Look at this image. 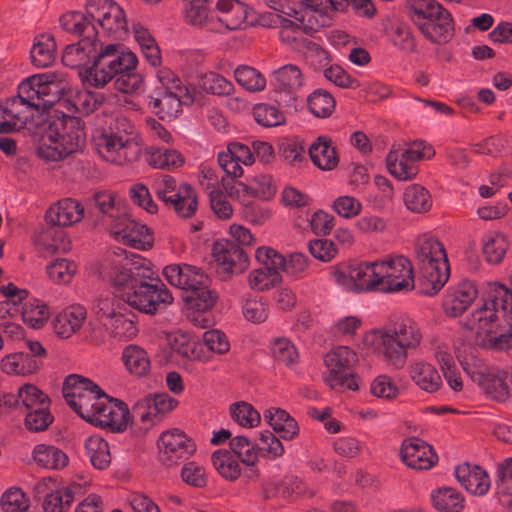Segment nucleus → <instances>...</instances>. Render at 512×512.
Returning <instances> with one entry per match:
<instances>
[{
	"label": "nucleus",
	"instance_id": "1",
	"mask_svg": "<svg viewBox=\"0 0 512 512\" xmlns=\"http://www.w3.org/2000/svg\"><path fill=\"white\" fill-rule=\"evenodd\" d=\"M137 56L117 43L99 44L92 65L84 70V80L94 88H104L113 81L114 88L125 94L140 93L144 80L136 71Z\"/></svg>",
	"mask_w": 512,
	"mask_h": 512
},
{
	"label": "nucleus",
	"instance_id": "2",
	"mask_svg": "<svg viewBox=\"0 0 512 512\" xmlns=\"http://www.w3.org/2000/svg\"><path fill=\"white\" fill-rule=\"evenodd\" d=\"M476 344L504 350L512 347V290L499 284L492 297L476 308L467 321Z\"/></svg>",
	"mask_w": 512,
	"mask_h": 512
},
{
	"label": "nucleus",
	"instance_id": "3",
	"mask_svg": "<svg viewBox=\"0 0 512 512\" xmlns=\"http://www.w3.org/2000/svg\"><path fill=\"white\" fill-rule=\"evenodd\" d=\"M36 154L45 162H57L81 149L86 141L80 118L62 115L38 127Z\"/></svg>",
	"mask_w": 512,
	"mask_h": 512
},
{
	"label": "nucleus",
	"instance_id": "4",
	"mask_svg": "<svg viewBox=\"0 0 512 512\" xmlns=\"http://www.w3.org/2000/svg\"><path fill=\"white\" fill-rule=\"evenodd\" d=\"M377 349L389 367L402 369L408 359V351L416 350L422 342L418 324L406 315L391 318L378 332Z\"/></svg>",
	"mask_w": 512,
	"mask_h": 512
},
{
	"label": "nucleus",
	"instance_id": "5",
	"mask_svg": "<svg viewBox=\"0 0 512 512\" xmlns=\"http://www.w3.org/2000/svg\"><path fill=\"white\" fill-rule=\"evenodd\" d=\"M415 255L421 273V291L433 296L446 284L450 266L444 245L434 237L421 236L415 245Z\"/></svg>",
	"mask_w": 512,
	"mask_h": 512
},
{
	"label": "nucleus",
	"instance_id": "6",
	"mask_svg": "<svg viewBox=\"0 0 512 512\" xmlns=\"http://www.w3.org/2000/svg\"><path fill=\"white\" fill-rule=\"evenodd\" d=\"M122 299L139 312L155 315L174 301L172 293L152 269V265L141 272V276L130 286Z\"/></svg>",
	"mask_w": 512,
	"mask_h": 512
},
{
	"label": "nucleus",
	"instance_id": "7",
	"mask_svg": "<svg viewBox=\"0 0 512 512\" xmlns=\"http://www.w3.org/2000/svg\"><path fill=\"white\" fill-rule=\"evenodd\" d=\"M151 266V262L139 254L117 248L109 253L100 266V274L120 294L129 290L130 286L141 276V272Z\"/></svg>",
	"mask_w": 512,
	"mask_h": 512
},
{
	"label": "nucleus",
	"instance_id": "8",
	"mask_svg": "<svg viewBox=\"0 0 512 512\" xmlns=\"http://www.w3.org/2000/svg\"><path fill=\"white\" fill-rule=\"evenodd\" d=\"M61 83L56 73L34 74L18 84L17 94L36 112H44L60 100Z\"/></svg>",
	"mask_w": 512,
	"mask_h": 512
},
{
	"label": "nucleus",
	"instance_id": "9",
	"mask_svg": "<svg viewBox=\"0 0 512 512\" xmlns=\"http://www.w3.org/2000/svg\"><path fill=\"white\" fill-rule=\"evenodd\" d=\"M63 395L67 404L81 418L88 421L90 417H94L100 398L106 394L90 379L71 374L64 381Z\"/></svg>",
	"mask_w": 512,
	"mask_h": 512
},
{
	"label": "nucleus",
	"instance_id": "10",
	"mask_svg": "<svg viewBox=\"0 0 512 512\" xmlns=\"http://www.w3.org/2000/svg\"><path fill=\"white\" fill-rule=\"evenodd\" d=\"M357 354L347 346H338L326 354L324 362L328 369L325 382L334 390H358V379L353 372Z\"/></svg>",
	"mask_w": 512,
	"mask_h": 512
},
{
	"label": "nucleus",
	"instance_id": "11",
	"mask_svg": "<svg viewBox=\"0 0 512 512\" xmlns=\"http://www.w3.org/2000/svg\"><path fill=\"white\" fill-rule=\"evenodd\" d=\"M376 270L381 293L408 292L415 287L412 264L404 256H394L377 261Z\"/></svg>",
	"mask_w": 512,
	"mask_h": 512
},
{
	"label": "nucleus",
	"instance_id": "12",
	"mask_svg": "<svg viewBox=\"0 0 512 512\" xmlns=\"http://www.w3.org/2000/svg\"><path fill=\"white\" fill-rule=\"evenodd\" d=\"M376 264L377 261L350 265L347 271L334 266L331 267L330 275L336 284L348 291L379 292L380 282Z\"/></svg>",
	"mask_w": 512,
	"mask_h": 512
},
{
	"label": "nucleus",
	"instance_id": "13",
	"mask_svg": "<svg viewBox=\"0 0 512 512\" xmlns=\"http://www.w3.org/2000/svg\"><path fill=\"white\" fill-rule=\"evenodd\" d=\"M86 11L92 22L101 27L104 35L122 40L127 35V20L124 10L111 0H88Z\"/></svg>",
	"mask_w": 512,
	"mask_h": 512
},
{
	"label": "nucleus",
	"instance_id": "14",
	"mask_svg": "<svg viewBox=\"0 0 512 512\" xmlns=\"http://www.w3.org/2000/svg\"><path fill=\"white\" fill-rule=\"evenodd\" d=\"M347 5L348 0H301L296 19L307 31H318L330 26L335 14L344 11Z\"/></svg>",
	"mask_w": 512,
	"mask_h": 512
},
{
	"label": "nucleus",
	"instance_id": "15",
	"mask_svg": "<svg viewBox=\"0 0 512 512\" xmlns=\"http://www.w3.org/2000/svg\"><path fill=\"white\" fill-rule=\"evenodd\" d=\"M141 151L135 136L109 134L103 135L98 142L99 154L106 161L117 165L136 161Z\"/></svg>",
	"mask_w": 512,
	"mask_h": 512
},
{
	"label": "nucleus",
	"instance_id": "16",
	"mask_svg": "<svg viewBox=\"0 0 512 512\" xmlns=\"http://www.w3.org/2000/svg\"><path fill=\"white\" fill-rule=\"evenodd\" d=\"M272 78L278 100L286 105H294L306 83L302 67L292 63L285 64L272 72Z\"/></svg>",
	"mask_w": 512,
	"mask_h": 512
},
{
	"label": "nucleus",
	"instance_id": "17",
	"mask_svg": "<svg viewBox=\"0 0 512 512\" xmlns=\"http://www.w3.org/2000/svg\"><path fill=\"white\" fill-rule=\"evenodd\" d=\"M158 448L160 460L168 466L189 458L196 449L193 441L176 428L160 435Z\"/></svg>",
	"mask_w": 512,
	"mask_h": 512
},
{
	"label": "nucleus",
	"instance_id": "18",
	"mask_svg": "<svg viewBox=\"0 0 512 512\" xmlns=\"http://www.w3.org/2000/svg\"><path fill=\"white\" fill-rule=\"evenodd\" d=\"M129 409L127 405L117 399L105 395L100 398V404L95 408L94 417L87 422L111 431H124L128 424Z\"/></svg>",
	"mask_w": 512,
	"mask_h": 512
},
{
	"label": "nucleus",
	"instance_id": "19",
	"mask_svg": "<svg viewBox=\"0 0 512 512\" xmlns=\"http://www.w3.org/2000/svg\"><path fill=\"white\" fill-rule=\"evenodd\" d=\"M197 101L195 89H184L179 92L163 91L157 97H151L149 106L161 120H172L182 112L183 105H191Z\"/></svg>",
	"mask_w": 512,
	"mask_h": 512
},
{
	"label": "nucleus",
	"instance_id": "20",
	"mask_svg": "<svg viewBox=\"0 0 512 512\" xmlns=\"http://www.w3.org/2000/svg\"><path fill=\"white\" fill-rule=\"evenodd\" d=\"M208 4L215 6V21L210 31L237 30L247 19V6L238 0H209Z\"/></svg>",
	"mask_w": 512,
	"mask_h": 512
},
{
	"label": "nucleus",
	"instance_id": "21",
	"mask_svg": "<svg viewBox=\"0 0 512 512\" xmlns=\"http://www.w3.org/2000/svg\"><path fill=\"white\" fill-rule=\"evenodd\" d=\"M110 231L116 240L135 249L146 250L153 245V236L149 228L130 219L126 213Z\"/></svg>",
	"mask_w": 512,
	"mask_h": 512
},
{
	"label": "nucleus",
	"instance_id": "22",
	"mask_svg": "<svg viewBox=\"0 0 512 512\" xmlns=\"http://www.w3.org/2000/svg\"><path fill=\"white\" fill-rule=\"evenodd\" d=\"M162 273L170 285L187 293L204 282H209L202 268L188 263L169 264L163 268Z\"/></svg>",
	"mask_w": 512,
	"mask_h": 512
},
{
	"label": "nucleus",
	"instance_id": "23",
	"mask_svg": "<svg viewBox=\"0 0 512 512\" xmlns=\"http://www.w3.org/2000/svg\"><path fill=\"white\" fill-rule=\"evenodd\" d=\"M400 455L402 461L414 470H429L438 461L432 446L417 437L403 441Z\"/></svg>",
	"mask_w": 512,
	"mask_h": 512
},
{
	"label": "nucleus",
	"instance_id": "24",
	"mask_svg": "<svg viewBox=\"0 0 512 512\" xmlns=\"http://www.w3.org/2000/svg\"><path fill=\"white\" fill-rule=\"evenodd\" d=\"M265 19L268 20V26L278 28V36L282 44L298 51L308 47L310 42L305 34L313 31H307L303 23H296L278 13H270L263 18Z\"/></svg>",
	"mask_w": 512,
	"mask_h": 512
},
{
	"label": "nucleus",
	"instance_id": "25",
	"mask_svg": "<svg viewBox=\"0 0 512 512\" xmlns=\"http://www.w3.org/2000/svg\"><path fill=\"white\" fill-rule=\"evenodd\" d=\"M478 296L475 282L464 279L455 286L449 287L443 298L442 306L451 317L463 314Z\"/></svg>",
	"mask_w": 512,
	"mask_h": 512
},
{
	"label": "nucleus",
	"instance_id": "26",
	"mask_svg": "<svg viewBox=\"0 0 512 512\" xmlns=\"http://www.w3.org/2000/svg\"><path fill=\"white\" fill-rule=\"evenodd\" d=\"M90 208L92 214L97 218V224H100L111 230L116 223L124 216L125 211L116 202V195L111 191H98L90 199Z\"/></svg>",
	"mask_w": 512,
	"mask_h": 512
},
{
	"label": "nucleus",
	"instance_id": "27",
	"mask_svg": "<svg viewBox=\"0 0 512 512\" xmlns=\"http://www.w3.org/2000/svg\"><path fill=\"white\" fill-rule=\"evenodd\" d=\"M34 112L18 94L7 98L2 105V134L23 129L33 118Z\"/></svg>",
	"mask_w": 512,
	"mask_h": 512
},
{
	"label": "nucleus",
	"instance_id": "28",
	"mask_svg": "<svg viewBox=\"0 0 512 512\" xmlns=\"http://www.w3.org/2000/svg\"><path fill=\"white\" fill-rule=\"evenodd\" d=\"M212 250L215 261L226 272L241 273L248 266L247 253L235 242H216Z\"/></svg>",
	"mask_w": 512,
	"mask_h": 512
},
{
	"label": "nucleus",
	"instance_id": "29",
	"mask_svg": "<svg viewBox=\"0 0 512 512\" xmlns=\"http://www.w3.org/2000/svg\"><path fill=\"white\" fill-rule=\"evenodd\" d=\"M83 204L73 198H63L46 212V221L55 226L66 227L80 222L84 217Z\"/></svg>",
	"mask_w": 512,
	"mask_h": 512
},
{
	"label": "nucleus",
	"instance_id": "30",
	"mask_svg": "<svg viewBox=\"0 0 512 512\" xmlns=\"http://www.w3.org/2000/svg\"><path fill=\"white\" fill-rule=\"evenodd\" d=\"M99 41L95 38H81L78 43L66 46L62 63L69 68L89 67L95 60Z\"/></svg>",
	"mask_w": 512,
	"mask_h": 512
},
{
	"label": "nucleus",
	"instance_id": "31",
	"mask_svg": "<svg viewBox=\"0 0 512 512\" xmlns=\"http://www.w3.org/2000/svg\"><path fill=\"white\" fill-rule=\"evenodd\" d=\"M454 474L461 486L474 495L483 496L490 489V477L478 465L463 463L455 468Z\"/></svg>",
	"mask_w": 512,
	"mask_h": 512
},
{
	"label": "nucleus",
	"instance_id": "32",
	"mask_svg": "<svg viewBox=\"0 0 512 512\" xmlns=\"http://www.w3.org/2000/svg\"><path fill=\"white\" fill-rule=\"evenodd\" d=\"M408 374L416 386L428 393L436 392L442 385L437 369L423 360L412 361L408 365Z\"/></svg>",
	"mask_w": 512,
	"mask_h": 512
},
{
	"label": "nucleus",
	"instance_id": "33",
	"mask_svg": "<svg viewBox=\"0 0 512 512\" xmlns=\"http://www.w3.org/2000/svg\"><path fill=\"white\" fill-rule=\"evenodd\" d=\"M86 310L82 306H70L59 312L52 321L54 333L63 339L71 337L83 325Z\"/></svg>",
	"mask_w": 512,
	"mask_h": 512
},
{
	"label": "nucleus",
	"instance_id": "34",
	"mask_svg": "<svg viewBox=\"0 0 512 512\" xmlns=\"http://www.w3.org/2000/svg\"><path fill=\"white\" fill-rule=\"evenodd\" d=\"M31 459L38 467L47 470H62L69 463V458L62 449L45 443L33 447Z\"/></svg>",
	"mask_w": 512,
	"mask_h": 512
},
{
	"label": "nucleus",
	"instance_id": "35",
	"mask_svg": "<svg viewBox=\"0 0 512 512\" xmlns=\"http://www.w3.org/2000/svg\"><path fill=\"white\" fill-rule=\"evenodd\" d=\"M38 250L53 254L70 251L72 244L66 232L59 226L52 225L41 231L34 239Z\"/></svg>",
	"mask_w": 512,
	"mask_h": 512
},
{
	"label": "nucleus",
	"instance_id": "36",
	"mask_svg": "<svg viewBox=\"0 0 512 512\" xmlns=\"http://www.w3.org/2000/svg\"><path fill=\"white\" fill-rule=\"evenodd\" d=\"M509 383L512 384V373L498 371L481 376L480 385L484 393L491 399L504 402L510 397Z\"/></svg>",
	"mask_w": 512,
	"mask_h": 512
},
{
	"label": "nucleus",
	"instance_id": "37",
	"mask_svg": "<svg viewBox=\"0 0 512 512\" xmlns=\"http://www.w3.org/2000/svg\"><path fill=\"white\" fill-rule=\"evenodd\" d=\"M418 28L425 38L434 43H445L453 35L452 18L447 10L435 18L424 21Z\"/></svg>",
	"mask_w": 512,
	"mask_h": 512
},
{
	"label": "nucleus",
	"instance_id": "38",
	"mask_svg": "<svg viewBox=\"0 0 512 512\" xmlns=\"http://www.w3.org/2000/svg\"><path fill=\"white\" fill-rule=\"evenodd\" d=\"M386 166L389 173L400 181L414 179L418 172V165L412 164L401 151V145L393 146L386 156Z\"/></svg>",
	"mask_w": 512,
	"mask_h": 512
},
{
	"label": "nucleus",
	"instance_id": "39",
	"mask_svg": "<svg viewBox=\"0 0 512 512\" xmlns=\"http://www.w3.org/2000/svg\"><path fill=\"white\" fill-rule=\"evenodd\" d=\"M60 25L65 31L80 38H95L98 35V30L87 12H67L61 16Z\"/></svg>",
	"mask_w": 512,
	"mask_h": 512
},
{
	"label": "nucleus",
	"instance_id": "40",
	"mask_svg": "<svg viewBox=\"0 0 512 512\" xmlns=\"http://www.w3.org/2000/svg\"><path fill=\"white\" fill-rule=\"evenodd\" d=\"M433 507L439 512H462L465 508L464 495L454 487H441L431 492Z\"/></svg>",
	"mask_w": 512,
	"mask_h": 512
},
{
	"label": "nucleus",
	"instance_id": "41",
	"mask_svg": "<svg viewBox=\"0 0 512 512\" xmlns=\"http://www.w3.org/2000/svg\"><path fill=\"white\" fill-rule=\"evenodd\" d=\"M56 41L53 35L43 33L35 37L30 50L32 64L37 68H46L55 61Z\"/></svg>",
	"mask_w": 512,
	"mask_h": 512
},
{
	"label": "nucleus",
	"instance_id": "42",
	"mask_svg": "<svg viewBox=\"0 0 512 512\" xmlns=\"http://www.w3.org/2000/svg\"><path fill=\"white\" fill-rule=\"evenodd\" d=\"M264 418L284 440H293L299 434V426L296 420L281 408L268 409L264 413Z\"/></svg>",
	"mask_w": 512,
	"mask_h": 512
},
{
	"label": "nucleus",
	"instance_id": "43",
	"mask_svg": "<svg viewBox=\"0 0 512 512\" xmlns=\"http://www.w3.org/2000/svg\"><path fill=\"white\" fill-rule=\"evenodd\" d=\"M309 155L314 165L321 170H332L338 164L335 147L326 137H318L310 146Z\"/></svg>",
	"mask_w": 512,
	"mask_h": 512
},
{
	"label": "nucleus",
	"instance_id": "44",
	"mask_svg": "<svg viewBox=\"0 0 512 512\" xmlns=\"http://www.w3.org/2000/svg\"><path fill=\"white\" fill-rule=\"evenodd\" d=\"M506 235L498 232H489L482 238V253L485 260L493 265L501 263L509 248Z\"/></svg>",
	"mask_w": 512,
	"mask_h": 512
},
{
	"label": "nucleus",
	"instance_id": "45",
	"mask_svg": "<svg viewBox=\"0 0 512 512\" xmlns=\"http://www.w3.org/2000/svg\"><path fill=\"white\" fill-rule=\"evenodd\" d=\"M208 1L194 0V2L187 4L185 9L187 23L210 31V25L215 21V6L208 4Z\"/></svg>",
	"mask_w": 512,
	"mask_h": 512
},
{
	"label": "nucleus",
	"instance_id": "46",
	"mask_svg": "<svg viewBox=\"0 0 512 512\" xmlns=\"http://www.w3.org/2000/svg\"><path fill=\"white\" fill-rule=\"evenodd\" d=\"M85 450L91 464L98 470H105L111 463L108 442L99 435H92L85 440Z\"/></svg>",
	"mask_w": 512,
	"mask_h": 512
},
{
	"label": "nucleus",
	"instance_id": "47",
	"mask_svg": "<svg viewBox=\"0 0 512 512\" xmlns=\"http://www.w3.org/2000/svg\"><path fill=\"white\" fill-rule=\"evenodd\" d=\"M122 360L127 370L136 376H144L150 371L151 362L147 352L140 346L130 344L122 352Z\"/></svg>",
	"mask_w": 512,
	"mask_h": 512
},
{
	"label": "nucleus",
	"instance_id": "48",
	"mask_svg": "<svg viewBox=\"0 0 512 512\" xmlns=\"http://www.w3.org/2000/svg\"><path fill=\"white\" fill-rule=\"evenodd\" d=\"M146 161L156 169H173L182 166L184 158L177 150L151 146L147 150Z\"/></svg>",
	"mask_w": 512,
	"mask_h": 512
},
{
	"label": "nucleus",
	"instance_id": "49",
	"mask_svg": "<svg viewBox=\"0 0 512 512\" xmlns=\"http://www.w3.org/2000/svg\"><path fill=\"white\" fill-rule=\"evenodd\" d=\"M403 201L408 210L413 213H426L433 204L430 192L422 185H409L403 194Z\"/></svg>",
	"mask_w": 512,
	"mask_h": 512
},
{
	"label": "nucleus",
	"instance_id": "50",
	"mask_svg": "<svg viewBox=\"0 0 512 512\" xmlns=\"http://www.w3.org/2000/svg\"><path fill=\"white\" fill-rule=\"evenodd\" d=\"M182 218L192 217L198 208V198L194 188L188 183L180 184V189L173 203L169 206Z\"/></svg>",
	"mask_w": 512,
	"mask_h": 512
},
{
	"label": "nucleus",
	"instance_id": "51",
	"mask_svg": "<svg viewBox=\"0 0 512 512\" xmlns=\"http://www.w3.org/2000/svg\"><path fill=\"white\" fill-rule=\"evenodd\" d=\"M211 461L216 471L226 480L234 481L241 475L238 459L231 451L219 449L211 455Z\"/></svg>",
	"mask_w": 512,
	"mask_h": 512
},
{
	"label": "nucleus",
	"instance_id": "52",
	"mask_svg": "<svg viewBox=\"0 0 512 512\" xmlns=\"http://www.w3.org/2000/svg\"><path fill=\"white\" fill-rule=\"evenodd\" d=\"M197 87L202 92L216 96H229L235 90L234 84L230 80L216 72L202 75Z\"/></svg>",
	"mask_w": 512,
	"mask_h": 512
},
{
	"label": "nucleus",
	"instance_id": "53",
	"mask_svg": "<svg viewBox=\"0 0 512 512\" xmlns=\"http://www.w3.org/2000/svg\"><path fill=\"white\" fill-rule=\"evenodd\" d=\"M28 291L12 282L2 284V314L10 317L20 314V306L28 297Z\"/></svg>",
	"mask_w": 512,
	"mask_h": 512
},
{
	"label": "nucleus",
	"instance_id": "54",
	"mask_svg": "<svg viewBox=\"0 0 512 512\" xmlns=\"http://www.w3.org/2000/svg\"><path fill=\"white\" fill-rule=\"evenodd\" d=\"M406 7L418 27L424 21L435 18L446 11L436 0H407Z\"/></svg>",
	"mask_w": 512,
	"mask_h": 512
},
{
	"label": "nucleus",
	"instance_id": "55",
	"mask_svg": "<svg viewBox=\"0 0 512 512\" xmlns=\"http://www.w3.org/2000/svg\"><path fill=\"white\" fill-rule=\"evenodd\" d=\"M133 33L147 61L152 66L159 65L161 63L160 49L148 29L140 24H134Z\"/></svg>",
	"mask_w": 512,
	"mask_h": 512
},
{
	"label": "nucleus",
	"instance_id": "56",
	"mask_svg": "<svg viewBox=\"0 0 512 512\" xmlns=\"http://www.w3.org/2000/svg\"><path fill=\"white\" fill-rule=\"evenodd\" d=\"M281 267H260L252 270L248 276L249 286L253 290L265 291L281 281Z\"/></svg>",
	"mask_w": 512,
	"mask_h": 512
},
{
	"label": "nucleus",
	"instance_id": "57",
	"mask_svg": "<svg viewBox=\"0 0 512 512\" xmlns=\"http://www.w3.org/2000/svg\"><path fill=\"white\" fill-rule=\"evenodd\" d=\"M20 314L25 324L31 328L39 329L47 322L51 312L44 302L33 299L25 304L22 310H20Z\"/></svg>",
	"mask_w": 512,
	"mask_h": 512
},
{
	"label": "nucleus",
	"instance_id": "58",
	"mask_svg": "<svg viewBox=\"0 0 512 512\" xmlns=\"http://www.w3.org/2000/svg\"><path fill=\"white\" fill-rule=\"evenodd\" d=\"M37 369L36 361L28 354L17 352L2 358V371L7 374L27 375Z\"/></svg>",
	"mask_w": 512,
	"mask_h": 512
},
{
	"label": "nucleus",
	"instance_id": "59",
	"mask_svg": "<svg viewBox=\"0 0 512 512\" xmlns=\"http://www.w3.org/2000/svg\"><path fill=\"white\" fill-rule=\"evenodd\" d=\"M236 82L249 92H259L266 87V79L263 74L248 65H240L234 71Z\"/></svg>",
	"mask_w": 512,
	"mask_h": 512
},
{
	"label": "nucleus",
	"instance_id": "60",
	"mask_svg": "<svg viewBox=\"0 0 512 512\" xmlns=\"http://www.w3.org/2000/svg\"><path fill=\"white\" fill-rule=\"evenodd\" d=\"M186 302L189 307L198 312H207L211 310L218 299L217 293L210 290L208 282H204L197 288L188 292Z\"/></svg>",
	"mask_w": 512,
	"mask_h": 512
},
{
	"label": "nucleus",
	"instance_id": "61",
	"mask_svg": "<svg viewBox=\"0 0 512 512\" xmlns=\"http://www.w3.org/2000/svg\"><path fill=\"white\" fill-rule=\"evenodd\" d=\"M497 493L501 504L512 508V458L505 459L498 468Z\"/></svg>",
	"mask_w": 512,
	"mask_h": 512
},
{
	"label": "nucleus",
	"instance_id": "62",
	"mask_svg": "<svg viewBox=\"0 0 512 512\" xmlns=\"http://www.w3.org/2000/svg\"><path fill=\"white\" fill-rule=\"evenodd\" d=\"M309 110L319 118L329 117L335 109L334 97L324 89H317L307 99Z\"/></svg>",
	"mask_w": 512,
	"mask_h": 512
},
{
	"label": "nucleus",
	"instance_id": "63",
	"mask_svg": "<svg viewBox=\"0 0 512 512\" xmlns=\"http://www.w3.org/2000/svg\"><path fill=\"white\" fill-rule=\"evenodd\" d=\"M26 412L24 424L30 432L46 431L54 421V416L50 412V406H41Z\"/></svg>",
	"mask_w": 512,
	"mask_h": 512
},
{
	"label": "nucleus",
	"instance_id": "64",
	"mask_svg": "<svg viewBox=\"0 0 512 512\" xmlns=\"http://www.w3.org/2000/svg\"><path fill=\"white\" fill-rule=\"evenodd\" d=\"M74 501L72 488H63L47 494L43 501L44 512H65Z\"/></svg>",
	"mask_w": 512,
	"mask_h": 512
}]
</instances>
